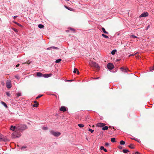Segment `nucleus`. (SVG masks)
Returning a JSON list of instances; mask_svg holds the SVG:
<instances>
[{
    "label": "nucleus",
    "mask_w": 154,
    "mask_h": 154,
    "mask_svg": "<svg viewBox=\"0 0 154 154\" xmlns=\"http://www.w3.org/2000/svg\"><path fill=\"white\" fill-rule=\"evenodd\" d=\"M118 148H119V149H122V146H118Z\"/></svg>",
    "instance_id": "a18cd8bd"
},
{
    "label": "nucleus",
    "mask_w": 154,
    "mask_h": 154,
    "mask_svg": "<svg viewBox=\"0 0 154 154\" xmlns=\"http://www.w3.org/2000/svg\"><path fill=\"white\" fill-rule=\"evenodd\" d=\"M78 70L77 68H75L74 69L73 72L75 73H76L77 71H78Z\"/></svg>",
    "instance_id": "7c9ffc66"
},
{
    "label": "nucleus",
    "mask_w": 154,
    "mask_h": 154,
    "mask_svg": "<svg viewBox=\"0 0 154 154\" xmlns=\"http://www.w3.org/2000/svg\"><path fill=\"white\" fill-rule=\"evenodd\" d=\"M128 146L131 149H133L134 148V144H130Z\"/></svg>",
    "instance_id": "aec40b11"
},
{
    "label": "nucleus",
    "mask_w": 154,
    "mask_h": 154,
    "mask_svg": "<svg viewBox=\"0 0 154 154\" xmlns=\"http://www.w3.org/2000/svg\"><path fill=\"white\" fill-rule=\"evenodd\" d=\"M100 149L101 150H103L105 152H107V150L103 146H101Z\"/></svg>",
    "instance_id": "dca6fc26"
},
{
    "label": "nucleus",
    "mask_w": 154,
    "mask_h": 154,
    "mask_svg": "<svg viewBox=\"0 0 154 154\" xmlns=\"http://www.w3.org/2000/svg\"><path fill=\"white\" fill-rule=\"evenodd\" d=\"M61 60H62L61 59H60V58L57 59V60H56L55 61V62L56 63H59L61 61Z\"/></svg>",
    "instance_id": "5701e85b"
},
{
    "label": "nucleus",
    "mask_w": 154,
    "mask_h": 154,
    "mask_svg": "<svg viewBox=\"0 0 154 154\" xmlns=\"http://www.w3.org/2000/svg\"><path fill=\"white\" fill-rule=\"evenodd\" d=\"M102 30L103 31V32L105 33V34H108V32H106V30H105V29L103 28V27H102Z\"/></svg>",
    "instance_id": "f3484780"
},
{
    "label": "nucleus",
    "mask_w": 154,
    "mask_h": 154,
    "mask_svg": "<svg viewBox=\"0 0 154 154\" xmlns=\"http://www.w3.org/2000/svg\"><path fill=\"white\" fill-rule=\"evenodd\" d=\"M42 129L44 130H47L48 129V128L47 127H44L42 128Z\"/></svg>",
    "instance_id": "c9c22d12"
},
{
    "label": "nucleus",
    "mask_w": 154,
    "mask_h": 154,
    "mask_svg": "<svg viewBox=\"0 0 154 154\" xmlns=\"http://www.w3.org/2000/svg\"><path fill=\"white\" fill-rule=\"evenodd\" d=\"M27 148V146H23L20 148L21 149H23Z\"/></svg>",
    "instance_id": "c756f323"
},
{
    "label": "nucleus",
    "mask_w": 154,
    "mask_h": 154,
    "mask_svg": "<svg viewBox=\"0 0 154 154\" xmlns=\"http://www.w3.org/2000/svg\"><path fill=\"white\" fill-rule=\"evenodd\" d=\"M34 102L35 103H38L35 101H34Z\"/></svg>",
    "instance_id": "4d7b16f0"
},
{
    "label": "nucleus",
    "mask_w": 154,
    "mask_h": 154,
    "mask_svg": "<svg viewBox=\"0 0 154 154\" xmlns=\"http://www.w3.org/2000/svg\"><path fill=\"white\" fill-rule=\"evenodd\" d=\"M6 95L8 97H10V93L9 92H6Z\"/></svg>",
    "instance_id": "2f4dec72"
},
{
    "label": "nucleus",
    "mask_w": 154,
    "mask_h": 154,
    "mask_svg": "<svg viewBox=\"0 0 154 154\" xmlns=\"http://www.w3.org/2000/svg\"><path fill=\"white\" fill-rule=\"evenodd\" d=\"M21 136V134L17 131H15L12 134V137L14 138H19Z\"/></svg>",
    "instance_id": "f03ea898"
},
{
    "label": "nucleus",
    "mask_w": 154,
    "mask_h": 154,
    "mask_svg": "<svg viewBox=\"0 0 154 154\" xmlns=\"http://www.w3.org/2000/svg\"><path fill=\"white\" fill-rule=\"evenodd\" d=\"M1 103L2 105H3L6 108H8V106L5 102H4L2 101H1Z\"/></svg>",
    "instance_id": "4468645a"
},
{
    "label": "nucleus",
    "mask_w": 154,
    "mask_h": 154,
    "mask_svg": "<svg viewBox=\"0 0 154 154\" xmlns=\"http://www.w3.org/2000/svg\"><path fill=\"white\" fill-rule=\"evenodd\" d=\"M123 152L124 153H127L129 151L128 149H124L122 150Z\"/></svg>",
    "instance_id": "a211bd4d"
},
{
    "label": "nucleus",
    "mask_w": 154,
    "mask_h": 154,
    "mask_svg": "<svg viewBox=\"0 0 154 154\" xmlns=\"http://www.w3.org/2000/svg\"><path fill=\"white\" fill-rule=\"evenodd\" d=\"M15 77L18 79H20V77L18 75H16L15 76Z\"/></svg>",
    "instance_id": "f704fd0d"
},
{
    "label": "nucleus",
    "mask_w": 154,
    "mask_h": 154,
    "mask_svg": "<svg viewBox=\"0 0 154 154\" xmlns=\"http://www.w3.org/2000/svg\"><path fill=\"white\" fill-rule=\"evenodd\" d=\"M117 51L116 49L113 50L111 52V54L112 55H114L115 53Z\"/></svg>",
    "instance_id": "4be33fe9"
},
{
    "label": "nucleus",
    "mask_w": 154,
    "mask_h": 154,
    "mask_svg": "<svg viewBox=\"0 0 154 154\" xmlns=\"http://www.w3.org/2000/svg\"><path fill=\"white\" fill-rule=\"evenodd\" d=\"M0 140L5 141L4 136L1 134H0Z\"/></svg>",
    "instance_id": "f8f14e48"
},
{
    "label": "nucleus",
    "mask_w": 154,
    "mask_h": 154,
    "mask_svg": "<svg viewBox=\"0 0 154 154\" xmlns=\"http://www.w3.org/2000/svg\"><path fill=\"white\" fill-rule=\"evenodd\" d=\"M108 129V127L107 126H104L102 128V130L103 131L107 130Z\"/></svg>",
    "instance_id": "6ab92c4d"
},
{
    "label": "nucleus",
    "mask_w": 154,
    "mask_h": 154,
    "mask_svg": "<svg viewBox=\"0 0 154 154\" xmlns=\"http://www.w3.org/2000/svg\"><path fill=\"white\" fill-rule=\"evenodd\" d=\"M17 22H15V23H16V24H17Z\"/></svg>",
    "instance_id": "bf43d9fd"
},
{
    "label": "nucleus",
    "mask_w": 154,
    "mask_h": 154,
    "mask_svg": "<svg viewBox=\"0 0 154 154\" xmlns=\"http://www.w3.org/2000/svg\"><path fill=\"white\" fill-rule=\"evenodd\" d=\"M42 96V95H39L38 96L36 97V99H38V98L41 97Z\"/></svg>",
    "instance_id": "ea45409f"
},
{
    "label": "nucleus",
    "mask_w": 154,
    "mask_h": 154,
    "mask_svg": "<svg viewBox=\"0 0 154 154\" xmlns=\"http://www.w3.org/2000/svg\"><path fill=\"white\" fill-rule=\"evenodd\" d=\"M67 1H69V0H66Z\"/></svg>",
    "instance_id": "680f3d73"
},
{
    "label": "nucleus",
    "mask_w": 154,
    "mask_h": 154,
    "mask_svg": "<svg viewBox=\"0 0 154 154\" xmlns=\"http://www.w3.org/2000/svg\"><path fill=\"white\" fill-rule=\"evenodd\" d=\"M78 125L80 128H83L84 126V125L82 124H79Z\"/></svg>",
    "instance_id": "bb28decb"
},
{
    "label": "nucleus",
    "mask_w": 154,
    "mask_h": 154,
    "mask_svg": "<svg viewBox=\"0 0 154 154\" xmlns=\"http://www.w3.org/2000/svg\"><path fill=\"white\" fill-rule=\"evenodd\" d=\"M6 87L8 89L10 88L11 86L12 85L11 83V81L10 80H8L6 81Z\"/></svg>",
    "instance_id": "39448f33"
},
{
    "label": "nucleus",
    "mask_w": 154,
    "mask_h": 154,
    "mask_svg": "<svg viewBox=\"0 0 154 154\" xmlns=\"http://www.w3.org/2000/svg\"><path fill=\"white\" fill-rule=\"evenodd\" d=\"M51 48H53V49L56 50H58L59 49V48H58L54 46L51 47Z\"/></svg>",
    "instance_id": "c85d7f7f"
},
{
    "label": "nucleus",
    "mask_w": 154,
    "mask_h": 154,
    "mask_svg": "<svg viewBox=\"0 0 154 154\" xmlns=\"http://www.w3.org/2000/svg\"><path fill=\"white\" fill-rule=\"evenodd\" d=\"M102 36L106 38H109V37L107 35H105V34H102Z\"/></svg>",
    "instance_id": "473e14b6"
},
{
    "label": "nucleus",
    "mask_w": 154,
    "mask_h": 154,
    "mask_svg": "<svg viewBox=\"0 0 154 154\" xmlns=\"http://www.w3.org/2000/svg\"><path fill=\"white\" fill-rule=\"evenodd\" d=\"M76 72L77 73V74L78 75V74H79V72L78 70V71H77Z\"/></svg>",
    "instance_id": "603ef678"
},
{
    "label": "nucleus",
    "mask_w": 154,
    "mask_h": 154,
    "mask_svg": "<svg viewBox=\"0 0 154 154\" xmlns=\"http://www.w3.org/2000/svg\"><path fill=\"white\" fill-rule=\"evenodd\" d=\"M38 103H35L32 106L34 107H37L38 106Z\"/></svg>",
    "instance_id": "cd10ccee"
},
{
    "label": "nucleus",
    "mask_w": 154,
    "mask_h": 154,
    "mask_svg": "<svg viewBox=\"0 0 154 154\" xmlns=\"http://www.w3.org/2000/svg\"><path fill=\"white\" fill-rule=\"evenodd\" d=\"M88 131H90L91 133H92L94 131V130H92L90 128H89Z\"/></svg>",
    "instance_id": "58836bf2"
},
{
    "label": "nucleus",
    "mask_w": 154,
    "mask_h": 154,
    "mask_svg": "<svg viewBox=\"0 0 154 154\" xmlns=\"http://www.w3.org/2000/svg\"><path fill=\"white\" fill-rule=\"evenodd\" d=\"M17 16H14V19H15L16 18H17Z\"/></svg>",
    "instance_id": "5fc2aeb1"
},
{
    "label": "nucleus",
    "mask_w": 154,
    "mask_h": 154,
    "mask_svg": "<svg viewBox=\"0 0 154 154\" xmlns=\"http://www.w3.org/2000/svg\"><path fill=\"white\" fill-rule=\"evenodd\" d=\"M120 69L122 72H127L128 70H129L128 68H125L123 67H121Z\"/></svg>",
    "instance_id": "1a4fd4ad"
},
{
    "label": "nucleus",
    "mask_w": 154,
    "mask_h": 154,
    "mask_svg": "<svg viewBox=\"0 0 154 154\" xmlns=\"http://www.w3.org/2000/svg\"><path fill=\"white\" fill-rule=\"evenodd\" d=\"M111 141L112 142H116V139L115 138H112L111 139Z\"/></svg>",
    "instance_id": "b1692460"
},
{
    "label": "nucleus",
    "mask_w": 154,
    "mask_h": 154,
    "mask_svg": "<svg viewBox=\"0 0 154 154\" xmlns=\"http://www.w3.org/2000/svg\"><path fill=\"white\" fill-rule=\"evenodd\" d=\"M134 55V54H130L128 55V57H130L131 56H133Z\"/></svg>",
    "instance_id": "49530a36"
},
{
    "label": "nucleus",
    "mask_w": 154,
    "mask_h": 154,
    "mask_svg": "<svg viewBox=\"0 0 154 154\" xmlns=\"http://www.w3.org/2000/svg\"><path fill=\"white\" fill-rule=\"evenodd\" d=\"M20 65V64L19 63H18L17 64V65H16V67H18Z\"/></svg>",
    "instance_id": "de8ad7c7"
},
{
    "label": "nucleus",
    "mask_w": 154,
    "mask_h": 154,
    "mask_svg": "<svg viewBox=\"0 0 154 154\" xmlns=\"http://www.w3.org/2000/svg\"><path fill=\"white\" fill-rule=\"evenodd\" d=\"M36 75L37 76L39 77H43V74H42L41 72H37Z\"/></svg>",
    "instance_id": "ddd939ff"
},
{
    "label": "nucleus",
    "mask_w": 154,
    "mask_h": 154,
    "mask_svg": "<svg viewBox=\"0 0 154 154\" xmlns=\"http://www.w3.org/2000/svg\"><path fill=\"white\" fill-rule=\"evenodd\" d=\"M50 48H51V47H50V48H48L47 49V50H49V49H50Z\"/></svg>",
    "instance_id": "13d9d810"
},
{
    "label": "nucleus",
    "mask_w": 154,
    "mask_h": 154,
    "mask_svg": "<svg viewBox=\"0 0 154 154\" xmlns=\"http://www.w3.org/2000/svg\"><path fill=\"white\" fill-rule=\"evenodd\" d=\"M27 128V126L25 125L18 124L16 125V130L20 132H23Z\"/></svg>",
    "instance_id": "f257e3e1"
},
{
    "label": "nucleus",
    "mask_w": 154,
    "mask_h": 154,
    "mask_svg": "<svg viewBox=\"0 0 154 154\" xmlns=\"http://www.w3.org/2000/svg\"><path fill=\"white\" fill-rule=\"evenodd\" d=\"M50 133L55 137H59L60 134V133L58 132H55L52 130L50 131Z\"/></svg>",
    "instance_id": "20e7f679"
},
{
    "label": "nucleus",
    "mask_w": 154,
    "mask_h": 154,
    "mask_svg": "<svg viewBox=\"0 0 154 154\" xmlns=\"http://www.w3.org/2000/svg\"><path fill=\"white\" fill-rule=\"evenodd\" d=\"M106 124L105 123H98L97 125L96 126L98 127H103Z\"/></svg>",
    "instance_id": "0eeeda50"
},
{
    "label": "nucleus",
    "mask_w": 154,
    "mask_h": 154,
    "mask_svg": "<svg viewBox=\"0 0 154 154\" xmlns=\"http://www.w3.org/2000/svg\"><path fill=\"white\" fill-rule=\"evenodd\" d=\"M148 15V13L146 12H144L140 16V17H147Z\"/></svg>",
    "instance_id": "6e6552de"
},
{
    "label": "nucleus",
    "mask_w": 154,
    "mask_h": 154,
    "mask_svg": "<svg viewBox=\"0 0 154 154\" xmlns=\"http://www.w3.org/2000/svg\"><path fill=\"white\" fill-rule=\"evenodd\" d=\"M89 64L91 67H94L97 69H99V67L98 64L95 62L91 61L90 62Z\"/></svg>",
    "instance_id": "7ed1b4c3"
},
{
    "label": "nucleus",
    "mask_w": 154,
    "mask_h": 154,
    "mask_svg": "<svg viewBox=\"0 0 154 154\" xmlns=\"http://www.w3.org/2000/svg\"><path fill=\"white\" fill-rule=\"evenodd\" d=\"M52 75V74H51V73L49 74H44L43 77H44V78H48V77L51 76Z\"/></svg>",
    "instance_id": "9d476101"
},
{
    "label": "nucleus",
    "mask_w": 154,
    "mask_h": 154,
    "mask_svg": "<svg viewBox=\"0 0 154 154\" xmlns=\"http://www.w3.org/2000/svg\"><path fill=\"white\" fill-rule=\"evenodd\" d=\"M130 37L131 38H137V37L134 35H131L130 36Z\"/></svg>",
    "instance_id": "4c0bfd02"
},
{
    "label": "nucleus",
    "mask_w": 154,
    "mask_h": 154,
    "mask_svg": "<svg viewBox=\"0 0 154 154\" xmlns=\"http://www.w3.org/2000/svg\"><path fill=\"white\" fill-rule=\"evenodd\" d=\"M17 22H15V23H16V24H17Z\"/></svg>",
    "instance_id": "052dcab7"
},
{
    "label": "nucleus",
    "mask_w": 154,
    "mask_h": 154,
    "mask_svg": "<svg viewBox=\"0 0 154 154\" xmlns=\"http://www.w3.org/2000/svg\"><path fill=\"white\" fill-rule=\"evenodd\" d=\"M99 78V77H97V78H94V79H98Z\"/></svg>",
    "instance_id": "8fccbe9b"
},
{
    "label": "nucleus",
    "mask_w": 154,
    "mask_h": 154,
    "mask_svg": "<svg viewBox=\"0 0 154 154\" xmlns=\"http://www.w3.org/2000/svg\"><path fill=\"white\" fill-rule=\"evenodd\" d=\"M44 26L43 25L40 24L38 25V27L40 29L43 28L44 27Z\"/></svg>",
    "instance_id": "412c9836"
},
{
    "label": "nucleus",
    "mask_w": 154,
    "mask_h": 154,
    "mask_svg": "<svg viewBox=\"0 0 154 154\" xmlns=\"http://www.w3.org/2000/svg\"><path fill=\"white\" fill-rule=\"evenodd\" d=\"M14 30V32H18V31L16 29H13Z\"/></svg>",
    "instance_id": "37998d69"
},
{
    "label": "nucleus",
    "mask_w": 154,
    "mask_h": 154,
    "mask_svg": "<svg viewBox=\"0 0 154 154\" xmlns=\"http://www.w3.org/2000/svg\"><path fill=\"white\" fill-rule=\"evenodd\" d=\"M65 7L67 9L69 10H70V11H72V8H69V7H68L66 6H65Z\"/></svg>",
    "instance_id": "72a5a7b5"
},
{
    "label": "nucleus",
    "mask_w": 154,
    "mask_h": 154,
    "mask_svg": "<svg viewBox=\"0 0 154 154\" xmlns=\"http://www.w3.org/2000/svg\"><path fill=\"white\" fill-rule=\"evenodd\" d=\"M149 25L148 26H147V27L146 28V30L148 29V28H149Z\"/></svg>",
    "instance_id": "6e6d98bb"
},
{
    "label": "nucleus",
    "mask_w": 154,
    "mask_h": 154,
    "mask_svg": "<svg viewBox=\"0 0 154 154\" xmlns=\"http://www.w3.org/2000/svg\"><path fill=\"white\" fill-rule=\"evenodd\" d=\"M150 71H152L153 70H154V65L152 67H151L150 69Z\"/></svg>",
    "instance_id": "a19ab883"
},
{
    "label": "nucleus",
    "mask_w": 154,
    "mask_h": 154,
    "mask_svg": "<svg viewBox=\"0 0 154 154\" xmlns=\"http://www.w3.org/2000/svg\"><path fill=\"white\" fill-rule=\"evenodd\" d=\"M71 29L73 31H74L75 30L74 29L72 28H71Z\"/></svg>",
    "instance_id": "3c124183"
},
{
    "label": "nucleus",
    "mask_w": 154,
    "mask_h": 154,
    "mask_svg": "<svg viewBox=\"0 0 154 154\" xmlns=\"http://www.w3.org/2000/svg\"><path fill=\"white\" fill-rule=\"evenodd\" d=\"M105 145L106 146H108L109 145V143H105Z\"/></svg>",
    "instance_id": "79ce46f5"
},
{
    "label": "nucleus",
    "mask_w": 154,
    "mask_h": 154,
    "mask_svg": "<svg viewBox=\"0 0 154 154\" xmlns=\"http://www.w3.org/2000/svg\"><path fill=\"white\" fill-rule=\"evenodd\" d=\"M125 143V142L123 140H121L120 142V144L121 145H124Z\"/></svg>",
    "instance_id": "393cba45"
},
{
    "label": "nucleus",
    "mask_w": 154,
    "mask_h": 154,
    "mask_svg": "<svg viewBox=\"0 0 154 154\" xmlns=\"http://www.w3.org/2000/svg\"><path fill=\"white\" fill-rule=\"evenodd\" d=\"M73 81V80H68V81L69 82H72Z\"/></svg>",
    "instance_id": "864d4df0"
},
{
    "label": "nucleus",
    "mask_w": 154,
    "mask_h": 154,
    "mask_svg": "<svg viewBox=\"0 0 154 154\" xmlns=\"http://www.w3.org/2000/svg\"><path fill=\"white\" fill-rule=\"evenodd\" d=\"M16 95L17 96V97H19L21 95V94L20 92H18V93L16 94Z\"/></svg>",
    "instance_id": "a878e982"
},
{
    "label": "nucleus",
    "mask_w": 154,
    "mask_h": 154,
    "mask_svg": "<svg viewBox=\"0 0 154 154\" xmlns=\"http://www.w3.org/2000/svg\"><path fill=\"white\" fill-rule=\"evenodd\" d=\"M60 110L61 111L65 112L66 111V108L64 106H62L60 108Z\"/></svg>",
    "instance_id": "9b49d317"
},
{
    "label": "nucleus",
    "mask_w": 154,
    "mask_h": 154,
    "mask_svg": "<svg viewBox=\"0 0 154 154\" xmlns=\"http://www.w3.org/2000/svg\"><path fill=\"white\" fill-rule=\"evenodd\" d=\"M131 139L132 140H134L136 141H137L139 142V141L138 139H137L136 138H131Z\"/></svg>",
    "instance_id": "e433bc0d"
},
{
    "label": "nucleus",
    "mask_w": 154,
    "mask_h": 154,
    "mask_svg": "<svg viewBox=\"0 0 154 154\" xmlns=\"http://www.w3.org/2000/svg\"><path fill=\"white\" fill-rule=\"evenodd\" d=\"M107 67L108 69L110 70H112L113 69L114 66L112 64L109 63L107 65Z\"/></svg>",
    "instance_id": "423d86ee"
},
{
    "label": "nucleus",
    "mask_w": 154,
    "mask_h": 154,
    "mask_svg": "<svg viewBox=\"0 0 154 154\" xmlns=\"http://www.w3.org/2000/svg\"><path fill=\"white\" fill-rule=\"evenodd\" d=\"M17 25H18V26H20L22 27V26L19 23H17Z\"/></svg>",
    "instance_id": "c03bdc74"
},
{
    "label": "nucleus",
    "mask_w": 154,
    "mask_h": 154,
    "mask_svg": "<svg viewBox=\"0 0 154 154\" xmlns=\"http://www.w3.org/2000/svg\"><path fill=\"white\" fill-rule=\"evenodd\" d=\"M10 129L11 130L14 131L15 129H16V126H15L11 125L10 127Z\"/></svg>",
    "instance_id": "2eb2a0df"
},
{
    "label": "nucleus",
    "mask_w": 154,
    "mask_h": 154,
    "mask_svg": "<svg viewBox=\"0 0 154 154\" xmlns=\"http://www.w3.org/2000/svg\"><path fill=\"white\" fill-rule=\"evenodd\" d=\"M135 154H140L139 152H135Z\"/></svg>",
    "instance_id": "09e8293b"
}]
</instances>
